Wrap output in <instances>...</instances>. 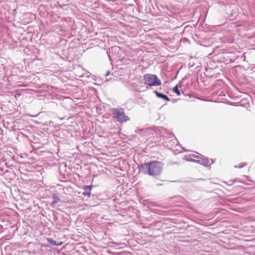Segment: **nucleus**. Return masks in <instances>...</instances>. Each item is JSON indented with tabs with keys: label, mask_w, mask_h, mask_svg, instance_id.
<instances>
[{
	"label": "nucleus",
	"mask_w": 255,
	"mask_h": 255,
	"mask_svg": "<svg viewBox=\"0 0 255 255\" xmlns=\"http://www.w3.org/2000/svg\"><path fill=\"white\" fill-rule=\"evenodd\" d=\"M155 93L157 97L162 98L167 101H170L169 98L166 95L160 93H158L156 91H155Z\"/></svg>",
	"instance_id": "nucleus-5"
},
{
	"label": "nucleus",
	"mask_w": 255,
	"mask_h": 255,
	"mask_svg": "<svg viewBox=\"0 0 255 255\" xmlns=\"http://www.w3.org/2000/svg\"><path fill=\"white\" fill-rule=\"evenodd\" d=\"M114 118L119 122H126L129 119L125 114L123 109L116 108L113 110Z\"/></svg>",
	"instance_id": "nucleus-3"
},
{
	"label": "nucleus",
	"mask_w": 255,
	"mask_h": 255,
	"mask_svg": "<svg viewBox=\"0 0 255 255\" xmlns=\"http://www.w3.org/2000/svg\"><path fill=\"white\" fill-rule=\"evenodd\" d=\"M193 160V159H192V158H190V159H187V160L189 161H192V160Z\"/></svg>",
	"instance_id": "nucleus-15"
},
{
	"label": "nucleus",
	"mask_w": 255,
	"mask_h": 255,
	"mask_svg": "<svg viewBox=\"0 0 255 255\" xmlns=\"http://www.w3.org/2000/svg\"><path fill=\"white\" fill-rule=\"evenodd\" d=\"M173 92L177 94L178 96H180L181 93L180 90H179L178 85H176L175 87L173 88Z\"/></svg>",
	"instance_id": "nucleus-9"
},
{
	"label": "nucleus",
	"mask_w": 255,
	"mask_h": 255,
	"mask_svg": "<svg viewBox=\"0 0 255 255\" xmlns=\"http://www.w3.org/2000/svg\"><path fill=\"white\" fill-rule=\"evenodd\" d=\"M247 165V163H242V165H239V166H235V168H242L244 166H245L246 165Z\"/></svg>",
	"instance_id": "nucleus-11"
},
{
	"label": "nucleus",
	"mask_w": 255,
	"mask_h": 255,
	"mask_svg": "<svg viewBox=\"0 0 255 255\" xmlns=\"http://www.w3.org/2000/svg\"><path fill=\"white\" fill-rule=\"evenodd\" d=\"M47 241L48 243L51 244L53 245L56 246H60L62 245L63 243L62 242H59L57 243L55 241L53 240L51 238H47Z\"/></svg>",
	"instance_id": "nucleus-6"
},
{
	"label": "nucleus",
	"mask_w": 255,
	"mask_h": 255,
	"mask_svg": "<svg viewBox=\"0 0 255 255\" xmlns=\"http://www.w3.org/2000/svg\"><path fill=\"white\" fill-rule=\"evenodd\" d=\"M145 130L144 129H137L135 130V132L141 135H144V134H142L141 132H142L143 131H144Z\"/></svg>",
	"instance_id": "nucleus-10"
},
{
	"label": "nucleus",
	"mask_w": 255,
	"mask_h": 255,
	"mask_svg": "<svg viewBox=\"0 0 255 255\" xmlns=\"http://www.w3.org/2000/svg\"><path fill=\"white\" fill-rule=\"evenodd\" d=\"M139 170L144 174L156 177L162 172V164L157 161L145 163L139 166Z\"/></svg>",
	"instance_id": "nucleus-1"
},
{
	"label": "nucleus",
	"mask_w": 255,
	"mask_h": 255,
	"mask_svg": "<svg viewBox=\"0 0 255 255\" xmlns=\"http://www.w3.org/2000/svg\"><path fill=\"white\" fill-rule=\"evenodd\" d=\"M84 192L83 194L85 196H87L88 197L90 196L91 195V191L92 189V186H85L83 188Z\"/></svg>",
	"instance_id": "nucleus-4"
},
{
	"label": "nucleus",
	"mask_w": 255,
	"mask_h": 255,
	"mask_svg": "<svg viewBox=\"0 0 255 255\" xmlns=\"http://www.w3.org/2000/svg\"><path fill=\"white\" fill-rule=\"evenodd\" d=\"M193 162H197V163H200V164H201V158L200 159V160H192Z\"/></svg>",
	"instance_id": "nucleus-12"
},
{
	"label": "nucleus",
	"mask_w": 255,
	"mask_h": 255,
	"mask_svg": "<svg viewBox=\"0 0 255 255\" xmlns=\"http://www.w3.org/2000/svg\"><path fill=\"white\" fill-rule=\"evenodd\" d=\"M192 156L194 157L197 158H199V156L196 155H194V154H193Z\"/></svg>",
	"instance_id": "nucleus-13"
},
{
	"label": "nucleus",
	"mask_w": 255,
	"mask_h": 255,
	"mask_svg": "<svg viewBox=\"0 0 255 255\" xmlns=\"http://www.w3.org/2000/svg\"><path fill=\"white\" fill-rule=\"evenodd\" d=\"M53 201L52 202V205H55L60 200L59 198L56 195V194H53L52 195Z\"/></svg>",
	"instance_id": "nucleus-8"
},
{
	"label": "nucleus",
	"mask_w": 255,
	"mask_h": 255,
	"mask_svg": "<svg viewBox=\"0 0 255 255\" xmlns=\"http://www.w3.org/2000/svg\"><path fill=\"white\" fill-rule=\"evenodd\" d=\"M201 164L206 167L210 166V163L209 159L207 158H202Z\"/></svg>",
	"instance_id": "nucleus-7"
},
{
	"label": "nucleus",
	"mask_w": 255,
	"mask_h": 255,
	"mask_svg": "<svg viewBox=\"0 0 255 255\" xmlns=\"http://www.w3.org/2000/svg\"><path fill=\"white\" fill-rule=\"evenodd\" d=\"M144 84L149 86H160L161 82L156 75L146 74L143 76Z\"/></svg>",
	"instance_id": "nucleus-2"
},
{
	"label": "nucleus",
	"mask_w": 255,
	"mask_h": 255,
	"mask_svg": "<svg viewBox=\"0 0 255 255\" xmlns=\"http://www.w3.org/2000/svg\"><path fill=\"white\" fill-rule=\"evenodd\" d=\"M109 74H110V71H108L106 72L105 76H108Z\"/></svg>",
	"instance_id": "nucleus-14"
}]
</instances>
